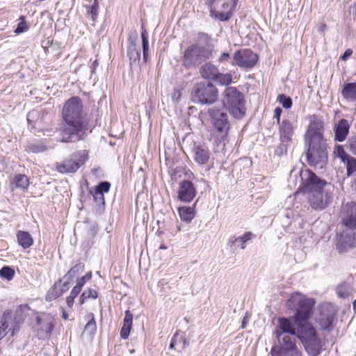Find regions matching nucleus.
Returning <instances> with one entry per match:
<instances>
[{
    "label": "nucleus",
    "mask_w": 356,
    "mask_h": 356,
    "mask_svg": "<svg viewBox=\"0 0 356 356\" xmlns=\"http://www.w3.org/2000/svg\"><path fill=\"white\" fill-rule=\"evenodd\" d=\"M88 322L84 327L83 332L90 336H93L97 330V325L95 319V316L92 313H90L87 315Z\"/></svg>",
    "instance_id": "31"
},
{
    "label": "nucleus",
    "mask_w": 356,
    "mask_h": 356,
    "mask_svg": "<svg viewBox=\"0 0 356 356\" xmlns=\"http://www.w3.org/2000/svg\"><path fill=\"white\" fill-rule=\"evenodd\" d=\"M317 31L320 33H323L325 29V24H318L316 26Z\"/></svg>",
    "instance_id": "57"
},
{
    "label": "nucleus",
    "mask_w": 356,
    "mask_h": 356,
    "mask_svg": "<svg viewBox=\"0 0 356 356\" xmlns=\"http://www.w3.org/2000/svg\"><path fill=\"white\" fill-rule=\"evenodd\" d=\"M81 291V289L75 285L71 291L70 296L76 298L80 293Z\"/></svg>",
    "instance_id": "53"
},
{
    "label": "nucleus",
    "mask_w": 356,
    "mask_h": 356,
    "mask_svg": "<svg viewBox=\"0 0 356 356\" xmlns=\"http://www.w3.org/2000/svg\"><path fill=\"white\" fill-rule=\"evenodd\" d=\"M179 216L184 222L189 223L195 216V211L192 207H180L178 209Z\"/></svg>",
    "instance_id": "28"
},
{
    "label": "nucleus",
    "mask_w": 356,
    "mask_h": 356,
    "mask_svg": "<svg viewBox=\"0 0 356 356\" xmlns=\"http://www.w3.org/2000/svg\"><path fill=\"white\" fill-rule=\"evenodd\" d=\"M35 115V112L34 111H31V112H29L27 115V121L29 122L31 119H33V116Z\"/></svg>",
    "instance_id": "59"
},
{
    "label": "nucleus",
    "mask_w": 356,
    "mask_h": 356,
    "mask_svg": "<svg viewBox=\"0 0 356 356\" xmlns=\"http://www.w3.org/2000/svg\"><path fill=\"white\" fill-rule=\"evenodd\" d=\"M337 309L330 303L323 304L319 307V316L316 321L323 330L330 332L334 328V321L336 318Z\"/></svg>",
    "instance_id": "10"
},
{
    "label": "nucleus",
    "mask_w": 356,
    "mask_h": 356,
    "mask_svg": "<svg viewBox=\"0 0 356 356\" xmlns=\"http://www.w3.org/2000/svg\"><path fill=\"white\" fill-rule=\"evenodd\" d=\"M93 197L95 201L98 204H104V193L98 191L95 189V191L93 194Z\"/></svg>",
    "instance_id": "48"
},
{
    "label": "nucleus",
    "mask_w": 356,
    "mask_h": 356,
    "mask_svg": "<svg viewBox=\"0 0 356 356\" xmlns=\"http://www.w3.org/2000/svg\"><path fill=\"white\" fill-rule=\"evenodd\" d=\"M181 92L179 89H174L172 93V99L175 102H178L181 99Z\"/></svg>",
    "instance_id": "49"
},
{
    "label": "nucleus",
    "mask_w": 356,
    "mask_h": 356,
    "mask_svg": "<svg viewBox=\"0 0 356 356\" xmlns=\"http://www.w3.org/2000/svg\"><path fill=\"white\" fill-rule=\"evenodd\" d=\"M83 268L84 266L82 264H79L74 266L63 276L64 280H67L70 282L74 277L83 270Z\"/></svg>",
    "instance_id": "34"
},
{
    "label": "nucleus",
    "mask_w": 356,
    "mask_h": 356,
    "mask_svg": "<svg viewBox=\"0 0 356 356\" xmlns=\"http://www.w3.org/2000/svg\"><path fill=\"white\" fill-rule=\"evenodd\" d=\"M230 59V55L227 52L222 53L219 58H218V61L219 63H223L225 62H227Z\"/></svg>",
    "instance_id": "51"
},
{
    "label": "nucleus",
    "mask_w": 356,
    "mask_h": 356,
    "mask_svg": "<svg viewBox=\"0 0 356 356\" xmlns=\"http://www.w3.org/2000/svg\"><path fill=\"white\" fill-rule=\"evenodd\" d=\"M97 298V292L92 289H88L82 293V294L79 298V304L83 305L88 299H90V298L95 299Z\"/></svg>",
    "instance_id": "36"
},
{
    "label": "nucleus",
    "mask_w": 356,
    "mask_h": 356,
    "mask_svg": "<svg viewBox=\"0 0 356 356\" xmlns=\"http://www.w3.org/2000/svg\"><path fill=\"white\" fill-rule=\"evenodd\" d=\"M29 148H30L31 151H32L33 152H35V153L43 152L44 150H46V149H47L46 147L44 145L38 146V145H31L29 147Z\"/></svg>",
    "instance_id": "50"
},
{
    "label": "nucleus",
    "mask_w": 356,
    "mask_h": 356,
    "mask_svg": "<svg viewBox=\"0 0 356 356\" xmlns=\"http://www.w3.org/2000/svg\"><path fill=\"white\" fill-rule=\"evenodd\" d=\"M142 33H141V38H142V46H143V60L147 62V57H148V53H149V41H148V36L146 30L143 28V26H142Z\"/></svg>",
    "instance_id": "33"
},
{
    "label": "nucleus",
    "mask_w": 356,
    "mask_h": 356,
    "mask_svg": "<svg viewBox=\"0 0 356 356\" xmlns=\"http://www.w3.org/2000/svg\"><path fill=\"white\" fill-rule=\"evenodd\" d=\"M347 147L352 154L356 155V135L348 138Z\"/></svg>",
    "instance_id": "42"
},
{
    "label": "nucleus",
    "mask_w": 356,
    "mask_h": 356,
    "mask_svg": "<svg viewBox=\"0 0 356 356\" xmlns=\"http://www.w3.org/2000/svg\"><path fill=\"white\" fill-rule=\"evenodd\" d=\"M133 315L129 310L125 312L123 325L120 330V336L122 339H126L129 337L132 327Z\"/></svg>",
    "instance_id": "26"
},
{
    "label": "nucleus",
    "mask_w": 356,
    "mask_h": 356,
    "mask_svg": "<svg viewBox=\"0 0 356 356\" xmlns=\"http://www.w3.org/2000/svg\"><path fill=\"white\" fill-rule=\"evenodd\" d=\"M293 124L289 120H284L279 127V136L280 143H290L294 131Z\"/></svg>",
    "instance_id": "19"
},
{
    "label": "nucleus",
    "mask_w": 356,
    "mask_h": 356,
    "mask_svg": "<svg viewBox=\"0 0 356 356\" xmlns=\"http://www.w3.org/2000/svg\"><path fill=\"white\" fill-rule=\"evenodd\" d=\"M223 104L235 118L241 119L245 114L243 94L235 87H227L223 92Z\"/></svg>",
    "instance_id": "5"
},
{
    "label": "nucleus",
    "mask_w": 356,
    "mask_h": 356,
    "mask_svg": "<svg viewBox=\"0 0 356 356\" xmlns=\"http://www.w3.org/2000/svg\"><path fill=\"white\" fill-rule=\"evenodd\" d=\"M342 224L350 229H356V203L347 202L343 204L341 211Z\"/></svg>",
    "instance_id": "14"
},
{
    "label": "nucleus",
    "mask_w": 356,
    "mask_h": 356,
    "mask_svg": "<svg viewBox=\"0 0 356 356\" xmlns=\"http://www.w3.org/2000/svg\"><path fill=\"white\" fill-rule=\"evenodd\" d=\"M353 54V50L347 49L344 54L341 56V58L343 60H346Z\"/></svg>",
    "instance_id": "54"
},
{
    "label": "nucleus",
    "mask_w": 356,
    "mask_h": 356,
    "mask_svg": "<svg viewBox=\"0 0 356 356\" xmlns=\"http://www.w3.org/2000/svg\"><path fill=\"white\" fill-rule=\"evenodd\" d=\"M335 153H336L337 156L339 158H340V159L341 160V161L343 163H345L346 160H347V159L350 156V155L347 154L345 152L343 147L341 145H339L337 147Z\"/></svg>",
    "instance_id": "43"
},
{
    "label": "nucleus",
    "mask_w": 356,
    "mask_h": 356,
    "mask_svg": "<svg viewBox=\"0 0 356 356\" xmlns=\"http://www.w3.org/2000/svg\"><path fill=\"white\" fill-rule=\"evenodd\" d=\"M218 72L217 67L209 63L203 65L200 70V73L203 79L212 81L216 78Z\"/></svg>",
    "instance_id": "24"
},
{
    "label": "nucleus",
    "mask_w": 356,
    "mask_h": 356,
    "mask_svg": "<svg viewBox=\"0 0 356 356\" xmlns=\"http://www.w3.org/2000/svg\"><path fill=\"white\" fill-rule=\"evenodd\" d=\"M38 327L37 329L38 335L40 339H47L49 337L54 327V321L51 317L44 316L37 318Z\"/></svg>",
    "instance_id": "17"
},
{
    "label": "nucleus",
    "mask_w": 356,
    "mask_h": 356,
    "mask_svg": "<svg viewBox=\"0 0 356 356\" xmlns=\"http://www.w3.org/2000/svg\"><path fill=\"white\" fill-rule=\"evenodd\" d=\"M298 337L305 346L310 356H318L322 351L321 341L313 325L300 327L298 331Z\"/></svg>",
    "instance_id": "7"
},
{
    "label": "nucleus",
    "mask_w": 356,
    "mask_h": 356,
    "mask_svg": "<svg viewBox=\"0 0 356 356\" xmlns=\"http://www.w3.org/2000/svg\"><path fill=\"white\" fill-rule=\"evenodd\" d=\"M88 159V152L86 150L78 152L62 163L58 165L57 170L61 173H70L76 172Z\"/></svg>",
    "instance_id": "11"
},
{
    "label": "nucleus",
    "mask_w": 356,
    "mask_h": 356,
    "mask_svg": "<svg viewBox=\"0 0 356 356\" xmlns=\"http://www.w3.org/2000/svg\"><path fill=\"white\" fill-rule=\"evenodd\" d=\"M17 238L19 245L24 249L31 247L33 243L31 235L27 232L19 231L17 233Z\"/></svg>",
    "instance_id": "29"
},
{
    "label": "nucleus",
    "mask_w": 356,
    "mask_h": 356,
    "mask_svg": "<svg viewBox=\"0 0 356 356\" xmlns=\"http://www.w3.org/2000/svg\"><path fill=\"white\" fill-rule=\"evenodd\" d=\"M276 337L277 343L272 348L271 355L297 348L296 336L280 334L276 336Z\"/></svg>",
    "instance_id": "15"
},
{
    "label": "nucleus",
    "mask_w": 356,
    "mask_h": 356,
    "mask_svg": "<svg viewBox=\"0 0 356 356\" xmlns=\"http://www.w3.org/2000/svg\"><path fill=\"white\" fill-rule=\"evenodd\" d=\"M353 307L354 309H356V300H355L353 302Z\"/></svg>",
    "instance_id": "64"
},
{
    "label": "nucleus",
    "mask_w": 356,
    "mask_h": 356,
    "mask_svg": "<svg viewBox=\"0 0 356 356\" xmlns=\"http://www.w3.org/2000/svg\"><path fill=\"white\" fill-rule=\"evenodd\" d=\"M196 195V190L193 184L187 180L180 183L178 191V199L184 202H191Z\"/></svg>",
    "instance_id": "18"
},
{
    "label": "nucleus",
    "mask_w": 356,
    "mask_h": 356,
    "mask_svg": "<svg viewBox=\"0 0 356 356\" xmlns=\"http://www.w3.org/2000/svg\"><path fill=\"white\" fill-rule=\"evenodd\" d=\"M218 95L217 88L210 82H199L191 91L193 100L202 104H213L218 99Z\"/></svg>",
    "instance_id": "8"
},
{
    "label": "nucleus",
    "mask_w": 356,
    "mask_h": 356,
    "mask_svg": "<svg viewBox=\"0 0 356 356\" xmlns=\"http://www.w3.org/2000/svg\"><path fill=\"white\" fill-rule=\"evenodd\" d=\"M238 0H206L210 17L220 22H227L232 17Z\"/></svg>",
    "instance_id": "6"
},
{
    "label": "nucleus",
    "mask_w": 356,
    "mask_h": 356,
    "mask_svg": "<svg viewBox=\"0 0 356 356\" xmlns=\"http://www.w3.org/2000/svg\"><path fill=\"white\" fill-rule=\"evenodd\" d=\"M253 234L250 232H245L243 235L234 238V241H230L232 243H238L242 250L246 248V243L250 241L252 238Z\"/></svg>",
    "instance_id": "32"
},
{
    "label": "nucleus",
    "mask_w": 356,
    "mask_h": 356,
    "mask_svg": "<svg viewBox=\"0 0 356 356\" xmlns=\"http://www.w3.org/2000/svg\"><path fill=\"white\" fill-rule=\"evenodd\" d=\"M8 322L4 319L0 322V339H3L8 332L9 328Z\"/></svg>",
    "instance_id": "44"
},
{
    "label": "nucleus",
    "mask_w": 356,
    "mask_h": 356,
    "mask_svg": "<svg viewBox=\"0 0 356 356\" xmlns=\"http://www.w3.org/2000/svg\"><path fill=\"white\" fill-rule=\"evenodd\" d=\"M86 282L87 281L85 280V278L81 277V278L77 280L76 286L82 289V287L83 286Z\"/></svg>",
    "instance_id": "56"
},
{
    "label": "nucleus",
    "mask_w": 356,
    "mask_h": 356,
    "mask_svg": "<svg viewBox=\"0 0 356 356\" xmlns=\"http://www.w3.org/2000/svg\"><path fill=\"white\" fill-rule=\"evenodd\" d=\"M194 160L199 164H206L210 155L207 147L203 145H197L193 148Z\"/></svg>",
    "instance_id": "23"
},
{
    "label": "nucleus",
    "mask_w": 356,
    "mask_h": 356,
    "mask_svg": "<svg viewBox=\"0 0 356 356\" xmlns=\"http://www.w3.org/2000/svg\"><path fill=\"white\" fill-rule=\"evenodd\" d=\"M29 186V179L27 176L23 174H18L10 181V188L13 191L15 189L21 190L24 192Z\"/></svg>",
    "instance_id": "22"
},
{
    "label": "nucleus",
    "mask_w": 356,
    "mask_h": 356,
    "mask_svg": "<svg viewBox=\"0 0 356 356\" xmlns=\"http://www.w3.org/2000/svg\"><path fill=\"white\" fill-rule=\"evenodd\" d=\"M282 110L280 107L275 108L274 111V117L276 118L278 123H280V116L282 114Z\"/></svg>",
    "instance_id": "52"
},
{
    "label": "nucleus",
    "mask_w": 356,
    "mask_h": 356,
    "mask_svg": "<svg viewBox=\"0 0 356 356\" xmlns=\"http://www.w3.org/2000/svg\"><path fill=\"white\" fill-rule=\"evenodd\" d=\"M302 183L300 190L308 194V202L312 209L323 210L332 202L334 187L306 170L301 171Z\"/></svg>",
    "instance_id": "1"
},
{
    "label": "nucleus",
    "mask_w": 356,
    "mask_h": 356,
    "mask_svg": "<svg viewBox=\"0 0 356 356\" xmlns=\"http://www.w3.org/2000/svg\"><path fill=\"white\" fill-rule=\"evenodd\" d=\"M214 81H216L218 84L221 86H227L232 81V75L230 73L222 74L218 72V74L216 76Z\"/></svg>",
    "instance_id": "35"
},
{
    "label": "nucleus",
    "mask_w": 356,
    "mask_h": 356,
    "mask_svg": "<svg viewBox=\"0 0 356 356\" xmlns=\"http://www.w3.org/2000/svg\"><path fill=\"white\" fill-rule=\"evenodd\" d=\"M70 281L64 280L63 277L59 282L54 284V285L48 291L47 298L49 300L56 299L62 296L70 288Z\"/></svg>",
    "instance_id": "20"
},
{
    "label": "nucleus",
    "mask_w": 356,
    "mask_h": 356,
    "mask_svg": "<svg viewBox=\"0 0 356 356\" xmlns=\"http://www.w3.org/2000/svg\"><path fill=\"white\" fill-rule=\"evenodd\" d=\"M83 277H84L86 281H88L92 277L91 272L87 273L84 276H83Z\"/></svg>",
    "instance_id": "60"
},
{
    "label": "nucleus",
    "mask_w": 356,
    "mask_h": 356,
    "mask_svg": "<svg viewBox=\"0 0 356 356\" xmlns=\"http://www.w3.org/2000/svg\"><path fill=\"white\" fill-rule=\"evenodd\" d=\"M277 99L285 108H290L292 106L291 98L285 95H279Z\"/></svg>",
    "instance_id": "41"
},
{
    "label": "nucleus",
    "mask_w": 356,
    "mask_h": 356,
    "mask_svg": "<svg viewBox=\"0 0 356 356\" xmlns=\"http://www.w3.org/2000/svg\"><path fill=\"white\" fill-rule=\"evenodd\" d=\"M20 22L18 23L16 29L15 30V33L17 35L24 33L27 31L29 29V25L25 20V17L24 16H21L19 17Z\"/></svg>",
    "instance_id": "38"
},
{
    "label": "nucleus",
    "mask_w": 356,
    "mask_h": 356,
    "mask_svg": "<svg viewBox=\"0 0 356 356\" xmlns=\"http://www.w3.org/2000/svg\"><path fill=\"white\" fill-rule=\"evenodd\" d=\"M87 13L90 15L92 19L94 20L95 17L97 15V6L96 1L92 6L87 8Z\"/></svg>",
    "instance_id": "47"
},
{
    "label": "nucleus",
    "mask_w": 356,
    "mask_h": 356,
    "mask_svg": "<svg viewBox=\"0 0 356 356\" xmlns=\"http://www.w3.org/2000/svg\"><path fill=\"white\" fill-rule=\"evenodd\" d=\"M337 293H338L339 296H340V297H343V298H344V297H346V294L343 293V291H341L340 290V289H338V290H337Z\"/></svg>",
    "instance_id": "61"
},
{
    "label": "nucleus",
    "mask_w": 356,
    "mask_h": 356,
    "mask_svg": "<svg viewBox=\"0 0 356 356\" xmlns=\"http://www.w3.org/2000/svg\"><path fill=\"white\" fill-rule=\"evenodd\" d=\"M341 95L347 101L356 100V81L344 84Z\"/></svg>",
    "instance_id": "27"
},
{
    "label": "nucleus",
    "mask_w": 356,
    "mask_h": 356,
    "mask_svg": "<svg viewBox=\"0 0 356 356\" xmlns=\"http://www.w3.org/2000/svg\"><path fill=\"white\" fill-rule=\"evenodd\" d=\"M110 188H111V184L109 182L102 181L96 187V190L104 193H108L110 190Z\"/></svg>",
    "instance_id": "45"
},
{
    "label": "nucleus",
    "mask_w": 356,
    "mask_h": 356,
    "mask_svg": "<svg viewBox=\"0 0 356 356\" xmlns=\"http://www.w3.org/2000/svg\"><path fill=\"white\" fill-rule=\"evenodd\" d=\"M63 318L65 320L68 318V315L67 314V313L65 311H63Z\"/></svg>",
    "instance_id": "62"
},
{
    "label": "nucleus",
    "mask_w": 356,
    "mask_h": 356,
    "mask_svg": "<svg viewBox=\"0 0 356 356\" xmlns=\"http://www.w3.org/2000/svg\"><path fill=\"white\" fill-rule=\"evenodd\" d=\"M314 304V299L307 298L299 293L292 294L288 300V307L296 310L294 318L296 323H299V328L300 327H305L307 325H312L308 320Z\"/></svg>",
    "instance_id": "4"
},
{
    "label": "nucleus",
    "mask_w": 356,
    "mask_h": 356,
    "mask_svg": "<svg viewBox=\"0 0 356 356\" xmlns=\"http://www.w3.org/2000/svg\"><path fill=\"white\" fill-rule=\"evenodd\" d=\"M323 124L321 121H312L305 136L308 146L307 159L309 164L322 169L327 163V145L323 138Z\"/></svg>",
    "instance_id": "3"
},
{
    "label": "nucleus",
    "mask_w": 356,
    "mask_h": 356,
    "mask_svg": "<svg viewBox=\"0 0 356 356\" xmlns=\"http://www.w3.org/2000/svg\"><path fill=\"white\" fill-rule=\"evenodd\" d=\"M353 245V241H349V242L346 243V245L347 246H352Z\"/></svg>",
    "instance_id": "63"
},
{
    "label": "nucleus",
    "mask_w": 356,
    "mask_h": 356,
    "mask_svg": "<svg viewBox=\"0 0 356 356\" xmlns=\"http://www.w3.org/2000/svg\"><path fill=\"white\" fill-rule=\"evenodd\" d=\"M127 54L129 58L131 66H137L140 60V51L139 48L136 47V44L134 41L130 42L127 49Z\"/></svg>",
    "instance_id": "25"
},
{
    "label": "nucleus",
    "mask_w": 356,
    "mask_h": 356,
    "mask_svg": "<svg viewBox=\"0 0 356 356\" xmlns=\"http://www.w3.org/2000/svg\"><path fill=\"white\" fill-rule=\"evenodd\" d=\"M187 344L188 343L183 334L177 331L171 339L170 348L173 349L175 348V347H177L181 350H184Z\"/></svg>",
    "instance_id": "30"
},
{
    "label": "nucleus",
    "mask_w": 356,
    "mask_h": 356,
    "mask_svg": "<svg viewBox=\"0 0 356 356\" xmlns=\"http://www.w3.org/2000/svg\"><path fill=\"white\" fill-rule=\"evenodd\" d=\"M299 325V323H296V321L293 324L291 320L281 318L279 319L278 324L275 328L276 336L283 334L284 336L293 335L298 337Z\"/></svg>",
    "instance_id": "16"
},
{
    "label": "nucleus",
    "mask_w": 356,
    "mask_h": 356,
    "mask_svg": "<svg viewBox=\"0 0 356 356\" xmlns=\"http://www.w3.org/2000/svg\"><path fill=\"white\" fill-rule=\"evenodd\" d=\"M289 144V143H280V146L275 149V154L278 156L286 154Z\"/></svg>",
    "instance_id": "46"
},
{
    "label": "nucleus",
    "mask_w": 356,
    "mask_h": 356,
    "mask_svg": "<svg viewBox=\"0 0 356 356\" xmlns=\"http://www.w3.org/2000/svg\"><path fill=\"white\" fill-rule=\"evenodd\" d=\"M74 298V297L70 295L66 298V303L69 307H72L73 306Z\"/></svg>",
    "instance_id": "55"
},
{
    "label": "nucleus",
    "mask_w": 356,
    "mask_h": 356,
    "mask_svg": "<svg viewBox=\"0 0 356 356\" xmlns=\"http://www.w3.org/2000/svg\"><path fill=\"white\" fill-rule=\"evenodd\" d=\"M211 54V50L206 47L198 44H192L184 51L183 65L188 69L196 67L207 60Z\"/></svg>",
    "instance_id": "9"
},
{
    "label": "nucleus",
    "mask_w": 356,
    "mask_h": 356,
    "mask_svg": "<svg viewBox=\"0 0 356 356\" xmlns=\"http://www.w3.org/2000/svg\"><path fill=\"white\" fill-rule=\"evenodd\" d=\"M273 356H302L301 351L297 348L277 353Z\"/></svg>",
    "instance_id": "40"
},
{
    "label": "nucleus",
    "mask_w": 356,
    "mask_h": 356,
    "mask_svg": "<svg viewBox=\"0 0 356 356\" xmlns=\"http://www.w3.org/2000/svg\"><path fill=\"white\" fill-rule=\"evenodd\" d=\"M346 167L347 175L348 177L353 175L356 172V159L350 156L346 160V162L343 163Z\"/></svg>",
    "instance_id": "37"
},
{
    "label": "nucleus",
    "mask_w": 356,
    "mask_h": 356,
    "mask_svg": "<svg viewBox=\"0 0 356 356\" xmlns=\"http://www.w3.org/2000/svg\"><path fill=\"white\" fill-rule=\"evenodd\" d=\"M258 55L249 49L236 51L233 56V65L243 69L253 67L258 61Z\"/></svg>",
    "instance_id": "12"
},
{
    "label": "nucleus",
    "mask_w": 356,
    "mask_h": 356,
    "mask_svg": "<svg viewBox=\"0 0 356 356\" xmlns=\"http://www.w3.org/2000/svg\"><path fill=\"white\" fill-rule=\"evenodd\" d=\"M209 114L211 117V124L222 135H226L229 129V122L227 114L220 108L216 106L209 110Z\"/></svg>",
    "instance_id": "13"
},
{
    "label": "nucleus",
    "mask_w": 356,
    "mask_h": 356,
    "mask_svg": "<svg viewBox=\"0 0 356 356\" xmlns=\"http://www.w3.org/2000/svg\"><path fill=\"white\" fill-rule=\"evenodd\" d=\"M62 116L64 122L62 142L70 143L81 140V133L86 127L81 99L78 97L69 99L63 106Z\"/></svg>",
    "instance_id": "2"
},
{
    "label": "nucleus",
    "mask_w": 356,
    "mask_h": 356,
    "mask_svg": "<svg viewBox=\"0 0 356 356\" xmlns=\"http://www.w3.org/2000/svg\"><path fill=\"white\" fill-rule=\"evenodd\" d=\"M350 124L347 120L341 119L334 127V139L338 142H343L349 133Z\"/></svg>",
    "instance_id": "21"
},
{
    "label": "nucleus",
    "mask_w": 356,
    "mask_h": 356,
    "mask_svg": "<svg viewBox=\"0 0 356 356\" xmlns=\"http://www.w3.org/2000/svg\"><path fill=\"white\" fill-rule=\"evenodd\" d=\"M15 275V270L9 266H3L0 270V276L6 280H11Z\"/></svg>",
    "instance_id": "39"
},
{
    "label": "nucleus",
    "mask_w": 356,
    "mask_h": 356,
    "mask_svg": "<svg viewBox=\"0 0 356 356\" xmlns=\"http://www.w3.org/2000/svg\"><path fill=\"white\" fill-rule=\"evenodd\" d=\"M248 323V316H245L243 318V321H242V323H241V328L242 329H244L245 327V325Z\"/></svg>",
    "instance_id": "58"
}]
</instances>
